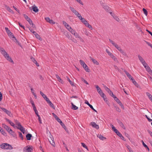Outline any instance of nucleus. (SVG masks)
Returning <instances> with one entry per match:
<instances>
[{
    "label": "nucleus",
    "instance_id": "obj_1",
    "mask_svg": "<svg viewBox=\"0 0 152 152\" xmlns=\"http://www.w3.org/2000/svg\"><path fill=\"white\" fill-rule=\"evenodd\" d=\"M0 50L1 53L4 57L10 62L14 64V62L11 58L9 56V54L6 52V51L0 46Z\"/></svg>",
    "mask_w": 152,
    "mask_h": 152
},
{
    "label": "nucleus",
    "instance_id": "obj_2",
    "mask_svg": "<svg viewBox=\"0 0 152 152\" xmlns=\"http://www.w3.org/2000/svg\"><path fill=\"white\" fill-rule=\"evenodd\" d=\"M0 147L3 149L11 150L13 149L12 146L7 143H3L0 145Z\"/></svg>",
    "mask_w": 152,
    "mask_h": 152
},
{
    "label": "nucleus",
    "instance_id": "obj_3",
    "mask_svg": "<svg viewBox=\"0 0 152 152\" xmlns=\"http://www.w3.org/2000/svg\"><path fill=\"white\" fill-rule=\"evenodd\" d=\"M80 62L81 65L85 69V70L87 72H89L90 70L88 69V67L87 66L85 63L81 60H80Z\"/></svg>",
    "mask_w": 152,
    "mask_h": 152
},
{
    "label": "nucleus",
    "instance_id": "obj_4",
    "mask_svg": "<svg viewBox=\"0 0 152 152\" xmlns=\"http://www.w3.org/2000/svg\"><path fill=\"white\" fill-rule=\"evenodd\" d=\"M29 145L25 147L23 149V152H31L33 150V148L32 147H29Z\"/></svg>",
    "mask_w": 152,
    "mask_h": 152
},
{
    "label": "nucleus",
    "instance_id": "obj_5",
    "mask_svg": "<svg viewBox=\"0 0 152 152\" xmlns=\"http://www.w3.org/2000/svg\"><path fill=\"white\" fill-rule=\"evenodd\" d=\"M50 143L53 146H55V143L54 141V139L53 137V136L51 134L49 138L48 139Z\"/></svg>",
    "mask_w": 152,
    "mask_h": 152
},
{
    "label": "nucleus",
    "instance_id": "obj_6",
    "mask_svg": "<svg viewBox=\"0 0 152 152\" xmlns=\"http://www.w3.org/2000/svg\"><path fill=\"white\" fill-rule=\"evenodd\" d=\"M6 130L9 132V134H11L13 136H14V132L9 126H8V127H7V129H6Z\"/></svg>",
    "mask_w": 152,
    "mask_h": 152
},
{
    "label": "nucleus",
    "instance_id": "obj_7",
    "mask_svg": "<svg viewBox=\"0 0 152 152\" xmlns=\"http://www.w3.org/2000/svg\"><path fill=\"white\" fill-rule=\"evenodd\" d=\"M91 124L93 127L95 128L96 129H99V125L96 124L95 122H91Z\"/></svg>",
    "mask_w": 152,
    "mask_h": 152
},
{
    "label": "nucleus",
    "instance_id": "obj_8",
    "mask_svg": "<svg viewBox=\"0 0 152 152\" xmlns=\"http://www.w3.org/2000/svg\"><path fill=\"white\" fill-rule=\"evenodd\" d=\"M5 119L7 121L9 122V123L11 125L13 126L14 128L17 127V126H15V125L14 124V123L11 121L9 120L7 118H5Z\"/></svg>",
    "mask_w": 152,
    "mask_h": 152
},
{
    "label": "nucleus",
    "instance_id": "obj_9",
    "mask_svg": "<svg viewBox=\"0 0 152 152\" xmlns=\"http://www.w3.org/2000/svg\"><path fill=\"white\" fill-rule=\"evenodd\" d=\"M117 121L120 126L124 129H125L126 128L125 126H124L122 122L119 120H117Z\"/></svg>",
    "mask_w": 152,
    "mask_h": 152
},
{
    "label": "nucleus",
    "instance_id": "obj_10",
    "mask_svg": "<svg viewBox=\"0 0 152 152\" xmlns=\"http://www.w3.org/2000/svg\"><path fill=\"white\" fill-rule=\"evenodd\" d=\"M17 128L19 129H20V131H21V132H22V133L23 134H24V133L25 132V129L24 128H23V127L21 125V126H19Z\"/></svg>",
    "mask_w": 152,
    "mask_h": 152
},
{
    "label": "nucleus",
    "instance_id": "obj_11",
    "mask_svg": "<svg viewBox=\"0 0 152 152\" xmlns=\"http://www.w3.org/2000/svg\"><path fill=\"white\" fill-rule=\"evenodd\" d=\"M83 23L86 26L88 27L90 29L92 28L91 26L88 23V22L86 20Z\"/></svg>",
    "mask_w": 152,
    "mask_h": 152
},
{
    "label": "nucleus",
    "instance_id": "obj_12",
    "mask_svg": "<svg viewBox=\"0 0 152 152\" xmlns=\"http://www.w3.org/2000/svg\"><path fill=\"white\" fill-rule=\"evenodd\" d=\"M56 76L58 81L59 82L61 83L62 84H63L64 83L63 81L60 77L58 76V75H56Z\"/></svg>",
    "mask_w": 152,
    "mask_h": 152
},
{
    "label": "nucleus",
    "instance_id": "obj_13",
    "mask_svg": "<svg viewBox=\"0 0 152 152\" xmlns=\"http://www.w3.org/2000/svg\"><path fill=\"white\" fill-rule=\"evenodd\" d=\"M69 8L71 10L72 12L74 13L75 15H76V14L78 12L77 10H76L73 7H70Z\"/></svg>",
    "mask_w": 152,
    "mask_h": 152
},
{
    "label": "nucleus",
    "instance_id": "obj_14",
    "mask_svg": "<svg viewBox=\"0 0 152 152\" xmlns=\"http://www.w3.org/2000/svg\"><path fill=\"white\" fill-rule=\"evenodd\" d=\"M90 58L94 64L96 65H98L99 64V62L96 59L92 58L91 57H90Z\"/></svg>",
    "mask_w": 152,
    "mask_h": 152
},
{
    "label": "nucleus",
    "instance_id": "obj_15",
    "mask_svg": "<svg viewBox=\"0 0 152 152\" xmlns=\"http://www.w3.org/2000/svg\"><path fill=\"white\" fill-rule=\"evenodd\" d=\"M5 7L6 9L7 10L9 11V12L13 14L14 13L13 11L7 5H5Z\"/></svg>",
    "mask_w": 152,
    "mask_h": 152
},
{
    "label": "nucleus",
    "instance_id": "obj_16",
    "mask_svg": "<svg viewBox=\"0 0 152 152\" xmlns=\"http://www.w3.org/2000/svg\"><path fill=\"white\" fill-rule=\"evenodd\" d=\"M32 136L30 134H28L26 135V137L27 140H31V137Z\"/></svg>",
    "mask_w": 152,
    "mask_h": 152
},
{
    "label": "nucleus",
    "instance_id": "obj_17",
    "mask_svg": "<svg viewBox=\"0 0 152 152\" xmlns=\"http://www.w3.org/2000/svg\"><path fill=\"white\" fill-rule=\"evenodd\" d=\"M146 70L149 72V74L151 75H152V71L150 67L148 66L147 67V68L146 69Z\"/></svg>",
    "mask_w": 152,
    "mask_h": 152
},
{
    "label": "nucleus",
    "instance_id": "obj_18",
    "mask_svg": "<svg viewBox=\"0 0 152 152\" xmlns=\"http://www.w3.org/2000/svg\"><path fill=\"white\" fill-rule=\"evenodd\" d=\"M95 86L97 89V91L99 93L102 92L100 88L98 85H95Z\"/></svg>",
    "mask_w": 152,
    "mask_h": 152
},
{
    "label": "nucleus",
    "instance_id": "obj_19",
    "mask_svg": "<svg viewBox=\"0 0 152 152\" xmlns=\"http://www.w3.org/2000/svg\"><path fill=\"white\" fill-rule=\"evenodd\" d=\"M138 57L139 60L142 63L145 61L143 58L140 55H138Z\"/></svg>",
    "mask_w": 152,
    "mask_h": 152
},
{
    "label": "nucleus",
    "instance_id": "obj_20",
    "mask_svg": "<svg viewBox=\"0 0 152 152\" xmlns=\"http://www.w3.org/2000/svg\"><path fill=\"white\" fill-rule=\"evenodd\" d=\"M72 106V109L74 110H77L78 109V107L74 104L72 102L71 103Z\"/></svg>",
    "mask_w": 152,
    "mask_h": 152
},
{
    "label": "nucleus",
    "instance_id": "obj_21",
    "mask_svg": "<svg viewBox=\"0 0 152 152\" xmlns=\"http://www.w3.org/2000/svg\"><path fill=\"white\" fill-rule=\"evenodd\" d=\"M146 95L148 96L149 99L152 102V95H151L148 92L146 93Z\"/></svg>",
    "mask_w": 152,
    "mask_h": 152
},
{
    "label": "nucleus",
    "instance_id": "obj_22",
    "mask_svg": "<svg viewBox=\"0 0 152 152\" xmlns=\"http://www.w3.org/2000/svg\"><path fill=\"white\" fill-rule=\"evenodd\" d=\"M32 9L33 11L36 12L38 11V9L37 6H33Z\"/></svg>",
    "mask_w": 152,
    "mask_h": 152
},
{
    "label": "nucleus",
    "instance_id": "obj_23",
    "mask_svg": "<svg viewBox=\"0 0 152 152\" xmlns=\"http://www.w3.org/2000/svg\"><path fill=\"white\" fill-rule=\"evenodd\" d=\"M5 29L6 30V31L7 32V34L9 35H11L12 34L11 32V31L9 30L8 28L7 27H5Z\"/></svg>",
    "mask_w": 152,
    "mask_h": 152
},
{
    "label": "nucleus",
    "instance_id": "obj_24",
    "mask_svg": "<svg viewBox=\"0 0 152 152\" xmlns=\"http://www.w3.org/2000/svg\"><path fill=\"white\" fill-rule=\"evenodd\" d=\"M98 137H99L100 139L102 140H103L104 139H105L106 138L103 137L102 135L101 134L97 136Z\"/></svg>",
    "mask_w": 152,
    "mask_h": 152
},
{
    "label": "nucleus",
    "instance_id": "obj_25",
    "mask_svg": "<svg viewBox=\"0 0 152 152\" xmlns=\"http://www.w3.org/2000/svg\"><path fill=\"white\" fill-rule=\"evenodd\" d=\"M110 57L113 59L114 61H117L118 62L117 58L115 57L113 55V54H112L110 56Z\"/></svg>",
    "mask_w": 152,
    "mask_h": 152
},
{
    "label": "nucleus",
    "instance_id": "obj_26",
    "mask_svg": "<svg viewBox=\"0 0 152 152\" xmlns=\"http://www.w3.org/2000/svg\"><path fill=\"white\" fill-rule=\"evenodd\" d=\"M102 85L103 86V87L104 89H105V90L107 92H108L110 90L105 85H104V84H103Z\"/></svg>",
    "mask_w": 152,
    "mask_h": 152
},
{
    "label": "nucleus",
    "instance_id": "obj_27",
    "mask_svg": "<svg viewBox=\"0 0 152 152\" xmlns=\"http://www.w3.org/2000/svg\"><path fill=\"white\" fill-rule=\"evenodd\" d=\"M39 40H41V39L40 36L37 33L34 35Z\"/></svg>",
    "mask_w": 152,
    "mask_h": 152
},
{
    "label": "nucleus",
    "instance_id": "obj_28",
    "mask_svg": "<svg viewBox=\"0 0 152 152\" xmlns=\"http://www.w3.org/2000/svg\"><path fill=\"white\" fill-rule=\"evenodd\" d=\"M48 103L49 104L50 106L53 108L54 109L55 107H54V105L53 104V103L51 102H50V100L49 102H48Z\"/></svg>",
    "mask_w": 152,
    "mask_h": 152
},
{
    "label": "nucleus",
    "instance_id": "obj_29",
    "mask_svg": "<svg viewBox=\"0 0 152 152\" xmlns=\"http://www.w3.org/2000/svg\"><path fill=\"white\" fill-rule=\"evenodd\" d=\"M18 133L19 137L22 140H23V138L22 133L20 132H19Z\"/></svg>",
    "mask_w": 152,
    "mask_h": 152
},
{
    "label": "nucleus",
    "instance_id": "obj_30",
    "mask_svg": "<svg viewBox=\"0 0 152 152\" xmlns=\"http://www.w3.org/2000/svg\"><path fill=\"white\" fill-rule=\"evenodd\" d=\"M15 123L18 126H21V124L20 122H19L18 120H15Z\"/></svg>",
    "mask_w": 152,
    "mask_h": 152
},
{
    "label": "nucleus",
    "instance_id": "obj_31",
    "mask_svg": "<svg viewBox=\"0 0 152 152\" xmlns=\"http://www.w3.org/2000/svg\"><path fill=\"white\" fill-rule=\"evenodd\" d=\"M69 31L73 35L75 34V33H76L75 30H73L72 28Z\"/></svg>",
    "mask_w": 152,
    "mask_h": 152
},
{
    "label": "nucleus",
    "instance_id": "obj_32",
    "mask_svg": "<svg viewBox=\"0 0 152 152\" xmlns=\"http://www.w3.org/2000/svg\"><path fill=\"white\" fill-rule=\"evenodd\" d=\"M120 52L121 53H122L124 55L126 56L127 57H128L125 51H124L123 50H122Z\"/></svg>",
    "mask_w": 152,
    "mask_h": 152
},
{
    "label": "nucleus",
    "instance_id": "obj_33",
    "mask_svg": "<svg viewBox=\"0 0 152 152\" xmlns=\"http://www.w3.org/2000/svg\"><path fill=\"white\" fill-rule=\"evenodd\" d=\"M82 145L84 148H86L87 150H88V149L87 147L86 146V145L83 143L82 142L81 143Z\"/></svg>",
    "mask_w": 152,
    "mask_h": 152
},
{
    "label": "nucleus",
    "instance_id": "obj_34",
    "mask_svg": "<svg viewBox=\"0 0 152 152\" xmlns=\"http://www.w3.org/2000/svg\"><path fill=\"white\" fill-rule=\"evenodd\" d=\"M60 124L61 125L62 127L65 129V130L67 131L66 130H67V129H66V127L64 124L62 122V123H61Z\"/></svg>",
    "mask_w": 152,
    "mask_h": 152
},
{
    "label": "nucleus",
    "instance_id": "obj_35",
    "mask_svg": "<svg viewBox=\"0 0 152 152\" xmlns=\"http://www.w3.org/2000/svg\"><path fill=\"white\" fill-rule=\"evenodd\" d=\"M6 113L9 116H10L11 115H12L11 112L10 111H9L8 110H7V111H6V112L5 113Z\"/></svg>",
    "mask_w": 152,
    "mask_h": 152
},
{
    "label": "nucleus",
    "instance_id": "obj_36",
    "mask_svg": "<svg viewBox=\"0 0 152 152\" xmlns=\"http://www.w3.org/2000/svg\"><path fill=\"white\" fill-rule=\"evenodd\" d=\"M118 103L121 106V108H122L123 109H124V107L123 105L121 103V101L120 102H119Z\"/></svg>",
    "mask_w": 152,
    "mask_h": 152
},
{
    "label": "nucleus",
    "instance_id": "obj_37",
    "mask_svg": "<svg viewBox=\"0 0 152 152\" xmlns=\"http://www.w3.org/2000/svg\"><path fill=\"white\" fill-rule=\"evenodd\" d=\"M115 109L117 112L119 113L121 112V110L118 107L116 106H115Z\"/></svg>",
    "mask_w": 152,
    "mask_h": 152
},
{
    "label": "nucleus",
    "instance_id": "obj_38",
    "mask_svg": "<svg viewBox=\"0 0 152 152\" xmlns=\"http://www.w3.org/2000/svg\"><path fill=\"white\" fill-rule=\"evenodd\" d=\"M142 10L143 11L144 14L146 16H147V14H148V12H147V10L145 9L144 8H143V9H142Z\"/></svg>",
    "mask_w": 152,
    "mask_h": 152
},
{
    "label": "nucleus",
    "instance_id": "obj_39",
    "mask_svg": "<svg viewBox=\"0 0 152 152\" xmlns=\"http://www.w3.org/2000/svg\"><path fill=\"white\" fill-rule=\"evenodd\" d=\"M75 15L77 16V17L79 18L80 19V18L82 17V16L81 15H80V13H78V12L77 13V14H76V15Z\"/></svg>",
    "mask_w": 152,
    "mask_h": 152
},
{
    "label": "nucleus",
    "instance_id": "obj_40",
    "mask_svg": "<svg viewBox=\"0 0 152 152\" xmlns=\"http://www.w3.org/2000/svg\"><path fill=\"white\" fill-rule=\"evenodd\" d=\"M29 30L31 31V32L34 35L35 34L37 33L36 32L34 31L31 28H29Z\"/></svg>",
    "mask_w": 152,
    "mask_h": 152
},
{
    "label": "nucleus",
    "instance_id": "obj_41",
    "mask_svg": "<svg viewBox=\"0 0 152 152\" xmlns=\"http://www.w3.org/2000/svg\"><path fill=\"white\" fill-rule=\"evenodd\" d=\"M102 97L104 100V101H107V98L106 97V96L104 94L102 95Z\"/></svg>",
    "mask_w": 152,
    "mask_h": 152
},
{
    "label": "nucleus",
    "instance_id": "obj_42",
    "mask_svg": "<svg viewBox=\"0 0 152 152\" xmlns=\"http://www.w3.org/2000/svg\"><path fill=\"white\" fill-rule=\"evenodd\" d=\"M67 78V80L69 82L70 84L72 85H73V83L70 80V79L68 77H66Z\"/></svg>",
    "mask_w": 152,
    "mask_h": 152
},
{
    "label": "nucleus",
    "instance_id": "obj_43",
    "mask_svg": "<svg viewBox=\"0 0 152 152\" xmlns=\"http://www.w3.org/2000/svg\"><path fill=\"white\" fill-rule=\"evenodd\" d=\"M132 83L133 84L137 87H138V83L135 81V80H134L133 81H132Z\"/></svg>",
    "mask_w": 152,
    "mask_h": 152
},
{
    "label": "nucleus",
    "instance_id": "obj_44",
    "mask_svg": "<svg viewBox=\"0 0 152 152\" xmlns=\"http://www.w3.org/2000/svg\"><path fill=\"white\" fill-rule=\"evenodd\" d=\"M66 27L69 31L72 28L71 26L69 24L67 25L66 26Z\"/></svg>",
    "mask_w": 152,
    "mask_h": 152
},
{
    "label": "nucleus",
    "instance_id": "obj_45",
    "mask_svg": "<svg viewBox=\"0 0 152 152\" xmlns=\"http://www.w3.org/2000/svg\"><path fill=\"white\" fill-rule=\"evenodd\" d=\"M106 51L107 53L110 56L112 54V53L110 52L107 49H106Z\"/></svg>",
    "mask_w": 152,
    "mask_h": 152
},
{
    "label": "nucleus",
    "instance_id": "obj_46",
    "mask_svg": "<svg viewBox=\"0 0 152 152\" xmlns=\"http://www.w3.org/2000/svg\"><path fill=\"white\" fill-rule=\"evenodd\" d=\"M26 20L29 22L30 25H31V24L32 23V21L29 18Z\"/></svg>",
    "mask_w": 152,
    "mask_h": 152
},
{
    "label": "nucleus",
    "instance_id": "obj_47",
    "mask_svg": "<svg viewBox=\"0 0 152 152\" xmlns=\"http://www.w3.org/2000/svg\"><path fill=\"white\" fill-rule=\"evenodd\" d=\"M2 125L3 127H4L6 129H7L8 126H7L5 124H2Z\"/></svg>",
    "mask_w": 152,
    "mask_h": 152
},
{
    "label": "nucleus",
    "instance_id": "obj_48",
    "mask_svg": "<svg viewBox=\"0 0 152 152\" xmlns=\"http://www.w3.org/2000/svg\"><path fill=\"white\" fill-rule=\"evenodd\" d=\"M2 125L3 127H4L6 129H7L8 126H7L5 124H2Z\"/></svg>",
    "mask_w": 152,
    "mask_h": 152
},
{
    "label": "nucleus",
    "instance_id": "obj_49",
    "mask_svg": "<svg viewBox=\"0 0 152 152\" xmlns=\"http://www.w3.org/2000/svg\"><path fill=\"white\" fill-rule=\"evenodd\" d=\"M76 38H78L79 37H80V35L78 34L77 33H75V34L73 35Z\"/></svg>",
    "mask_w": 152,
    "mask_h": 152
},
{
    "label": "nucleus",
    "instance_id": "obj_50",
    "mask_svg": "<svg viewBox=\"0 0 152 152\" xmlns=\"http://www.w3.org/2000/svg\"><path fill=\"white\" fill-rule=\"evenodd\" d=\"M115 132L116 134L119 136H121V134L117 130Z\"/></svg>",
    "mask_w": 152,
    "mask_h": 152
},
{
    "label": "nucleus",
    "instance_id": "obj_51",
    "mask_svg": "<svg viewBox=\"0 0 152 152\" xmlns=\"http://www.w3.org/2000/svg\"><path fill=\"white\" fill-rule=\"evenodd\" d=\"M12 38H14L15 39V42L18 45H19V42L18 41V40L16 39V38L13 36L12 35Z\"/></svg>",
    "mask_w": 152,
    "mask_h": 152
},
{
    "label": "nucleus",
    "instance_id": "obj_52",
    "mask_svg": "<svg viewBox=\"0 0 152 152\" xmlns=\"http://www.w3.org/2000/svg\"><path fill=\"white\" fill-rule=\"evenodd\" d=\"M104 8L105 10L107 11H108L109 10V7L107 6H104Z\"/></svg>",
    "mask_w": 152,
    "mask_h": 152
},
{
    "label": "nucleus",
    "instance_id": "obj_53",
    "mask_svg": "<svg viewBox=\"0 0 152 152\" xmlns=\"http://www.w3.org/2000/svg\"><path fill=\"white\" fill-rule=\"evenodd\" d=\"M31 60H32V61H33V62L34 63H35V62H36L37 61L33 57H31Z\"/></svg>",
    "mask_w": 152,
    "mask_h": 152
},
{
    "label": "nucleus",
    "instance_id": "obj_54",
    "mask_svg": "<svg viewBox=\"0 0 152 152\" xmlns=\"http://www.w3.org/2000/svg\"><path fill=\"white\" fill-rule=\"evenodd\" d=\"M60 124L61 123H62V121H61V120L58 118V117H57L55 119Z\"/></svg>",
    "mask_w": 152,
    "mask_h": 152
},
{
    "label": "nucleus",
    "instance_id": "obj_55",
    "mask_svg": "<svg viewBox=\"0 0 152 152\" xmlns=\"http://www.w3.org/2000/svg\"><path fill=\"white\" fill-rule=\"evenodd\" d=\"M0 108L5 113L7 110L6 109L3 107H0Z\"/></svg>",
    "mask_w": 152,
    "mask_h": 152
},
{
    "label": "nucleus",
    "instance_id": "obj_56",
    "mask_svg": "<svg viewBox=\"0 0 152 152\" xmlns=\"http://www.w3.org/2000/svg\"><path fill=\"white\" fill-rule=\"evenodd\" d=\"M145 42H146V43L149 46H150L152 49V44L150 43L149 42H148L145 41Z\"/></svg>",
    "mask_w": 152,
    "mask_h": 152
},
{
    "label": "nucleus",
    "instance_id": "obj_57",
    "mask_svg": "<svg viewBox=\"0 0 152 152\" xmlns=\"http://www.w3.org/2000/svg\"><path fill=\"white\" fill-rule=\"evenodd\" d=\"M13 7L18 12L19 14H20V11L18 9L15 7L14 6H13Z\"/></svg>",
    "mask_w": 152,
    "mask_h": 152
},
{
    "label": "nucleus",
    "instance_id": "obj_58",
    "mask_svg": "<svg viewBox=\"0 0 152 152\" xmlns=\"http://www.w3.org/2000/svg\"><path fill=\"white\" fill-rule=\"evenodd\" d=\"M114 100L116 101L118 103L119 102H120V100L118 99L117 97H115L114 98Z\"/></svg>",
    "mask_w": 152,
    "mask_h": 152
},
{
    "label": "nucleus",
    "instance_id": "obj_59",
    "mask_svg": "<svg viewBox=\"0 0 152 152\" xmlns=\"http://www.w3.org/2000/svg\"><path fill=\"white\" fill-rule=\"evenodd\" d=\"M90 108H91L92 110H93L95 112H96L97 113V111L95 110L93 107V106L91 105L90 106H89Z\"/></svg>",
    "mask_w": 152,
    "mask_h": 152
},
{
    "label": "nucleus",
    "instance_id": "obj_60",
    "mask_svg": "<svg viewBox=\"0 0 152 152\" xmlns=\"http://www.w3.org/2000/svg\"><path fill=\"white\" fill-rule=\"evenodd\" d=\"M85 103L87 104L88 106H90L91 105V104L89 103L88 101L87 100H85Z\"/></svg>",
    "mask_w": 152,
    "mask_h": 152
},
{
    "label": "nucleus",
    "instance_id": "obj_61",
    "mask_svg": "<svg viewBox=\"0 0 152 152\" xmlns=\"http://www.w3.org/2000/svg\"><path fill=\"white\" fill-rule=\"evenodd\" d=\"M45 20L48 22H49L51 19L49 17H46L45 18Z\"/></svg>",
    "mask_w": 152,
    "mask_h": 152
},
{
    "label": "nucleus",
    "instance_id": "obj_62",
    "mask_svg": "<svg viewBox=\"0 0 152 152\" xmlns=\"http://www.w3.org/2000/svg\"><path fill=\"white\" fill-rule=\"evenodd\" d=\"M82 80L83 81L84 83H85L86 84H88V82L85 79H84L83 78H82Z\"/></svg>",
    "mask_w": 152,
    "mask_h": 152
},
{
    "label": "nucleus",
    "instance_id": "obj_63",
    "mask_svg": "<svg viewBox=\"0 0 152 152\" xmlns=\"http://www.w3.org/2000/svg\"><path fill=\"white\" fill-rule=\"evenodd\" d=\"M80 19L82 23L84 22V21L86 20L84 18L82 17L80 18Z\"/></svg>",
    "mask_w": 152,
    "mask_h": 152
},
{
    "label": "nucleus",
    "instance_id": "obj_64",
    "mask_svg": "<svg viewBox=\"0 0 152 152\" xmlns=\"http://www.w3.org/2000/svg\"><path fill=\"white\" fill-rule=\"evenodd\" d=\"M109 41L113 45H114L115 43L113 40L111 39H109Z\"/></svg>",
    "mask_w": 152,
    "mask_h": 152
}]
</instances>
